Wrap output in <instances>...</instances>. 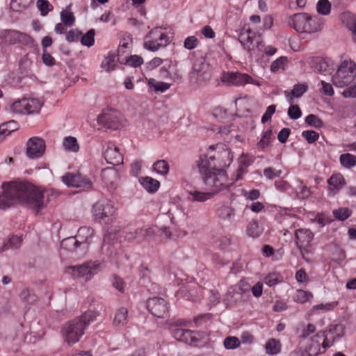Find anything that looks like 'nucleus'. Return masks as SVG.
<instances>
[{"label": "nucleus", "instance_id": "obj_7", "mask_svg": "<svg viewBox=\"0 0 356 356\" xmlns=\"http://www.w3.org/2000/svg\"><path fill=\"white\" fill-rule=\"evenodd\" d=\"M95 218L106 224L111 223L116 218V209L108 200H99L93 205Z\"/></svg>", "mask_w": 356, "mask_h": 356}, {"label": "nucleus", "instance_id": "obj_56", "mask_svg": "<svg viewBox=\"0 0 356 356\" xmlns=\"http://www.w3.org/2000/svg\"><path fill=\"white\" fill-rule=\"evenodd\" d=\"M282 174V170H277L271 167L266 168L264 170V175L268 179H273L279 177Z\"/></svg>", "mask_w": 356, "mask_h": 356}, {"label": "nucleus", "instance_id": "obj_38", "mask_svg": "<svg viewBox=\"0 0 356 356\" xmlns=\"http://www.w3.org/2000/svg\"><path fill=\"white\" fill-rule=\"evenodd\" d=\"M332 213L335 219L344 221L351 216L352 211L347 207H341L337 209H334Z\"/></svg>", "mask_w": 356, "mask_h": 356}, {"label": "nucleus", "instance_id": "obj_21", "mask_svg": "<svg viewBox=\"0 0 356 356\" xmlns=\"http://www.w3.org/2000/svg\"><path fill=\"white\" fill-rule=\"evenodd\" d=\"M104 158L108 163L113 165H119L123 162L122 154L120 152L119 149L111 143L107 144L104 151Z\"/></svg>", "mask_w": 356, "mask_h": 356}, {"label": "nucleus", "instance_id": "obj_5", "mask_svg": "<svg viewBox=\"0 0 356 356\" xmlns=\"http://www.w3.org/2000/svg\"><path fill=\"white\" fill-rule=\"evenodd\" d=\"M204 184L211 190V193H217L225 188H228L234 182H229L225 170H207L200 172Z\"/></svg>", "mask_w": 356, "mask_h": 356}, {"label": "nucleus", "instance_id": "obj_18", "mask_svg": "<svg viewBox=\"0 0 356 356\" xmlns=\"http://www.w3.org/2000/svg\"><path fill=\"white\" fill-rule=\"evenodd\" d=\"M45 151V142L38 137L31 138L26 143V155L30 159L41 157Z\"/></svg>", "mask_w": 356, "mask_h": 356}, {"label": "nucleus", "instance_id": "obj_17", "mask_svg": "<svg viewBox=\"0 0 356 356\" xmlns=\"http://www.w3.org/2000/svg\"><path fill=\"white\" fill-rule=\"evenodd\" d=\"M294 235L296 245L301 254L308 252L314 239L312 232L309 229L300 228L296 230Z\"/></svg>", "mask_w": 356, "mask_h": 356}, {"label": "nucleus", "instance_id": "obj_59", "mask_svg": "<svg viewBox=\"0 0 356 356\" xmlns=\"http://www.w3.org/2000/svg\"><path fill=\"white\" fill-rule=\"evenodd\" d=\"M311 195L310 189L305 185L301 184L299 186V191H297L296 196L298 199H307Z\"/></svg>", "mask_w": 356, "mask_h": 356}, {"label": "nucleus", "instance_id": "obj_10", "mask_svg": "<svg viewBox=\"0 0 356 356\" xmlns=\"http://www.w3.org/2000/svg\"><path fill=\"white\" fill-rule=\"evenodd\" d=\"M170 42L168 35L161 27L152 29L145 38L144 47L151 51H156Z\"/></svg>", "mask_w": 356, "mask_h": 356}, {"label": "nucleus", "instance_id": "obj_42", "mask_svg": "<svg viewBox=\"0 0 356 356\" xmlns=\"http://www.w3.org/2000/svg\"><path fill=\"white\" fill-rule=\"evenodd\" d=\"M272 135H273L272 130L268 129L267 131H266L264 133L260 140L257 144V148L263 150L266 147H268L270 143V141L272 139Z\"/></svg>", "mask_w": 356, "mask_h": 356}, {"label": "nucleus", "instance_id": "obj_15", "mask_svg": "<svg viewBox=\"0 0 356 356\" xmlns=\"http://www.w3.org/2000/svg\"><path fill=\"white\" fill-rule=\"evenodd\" d=\"M191 78L196 82H206L211 79V72L207 63L202 58H197L193 66Z\"/></svg>", "mask_w": 356, "mask_h": 356}, {"label": "nucleus", "instance_id": "obj_47", "mask_svg": "<svg viewBox=\"0 0 356 356\" xmlns=\"http://www.w3.org/2000/svg\"><path fill=\"white\" fill-rule=\"evenodd\" d=\"M26 99L15 102L11 105V111L17 114H26Z\"/></svg>", "mask_w": 356, "mask_h": 356}, {"label": "nucleus", "instance_id": "obj_46", "mask_svg": "<svg viewBox=\"0 0 356 356\" xmlns=\"http://www.w3.org/2000/svg\"><path fill=\"white\" fill-rule=\"evenodd\" d=\"M311 298H312V294L310 292L304 290H297L293 296V300L298 303H305Z\"/></svg>", "mask_w": 356, "mask_h": 356}, {"label": "nucleus", "instance_id": "obj_31", "mask_svg": "<svg viewBox=\"0 0 356 356\" xmlns=\"http://www.w3.org/2000/svg\"><path fill=\"white\" fill-rule=\"evenodd\" d=\"M341 165L346 168H351L356 165V156L350 153L342 154L339 156Z\"/></svg>", "mask_w": 356, "mask_h": 356}, {"label": "nucleus", "instance_id": "obj_12", "mask_svg": "<svg viewBox=\"0 0 356 356\" xmlns=\"http://www.w3.org/2000/svg\"><path fill=\"white\" fill-rule=\"evenodd\" d=\"M345 334V327L342 324L330 325L325 331L316 333V337L323 338L324 348H330Z\"/></svg>", "mask_w": 356, "mask_h": 356}, {"label": "nucleus", "instance_id": "obj_34", "mask_svg": "<svg viewBox=\"0 0 356 356\" xmlns=\"http://www.w3.org/2000/svg\"><path fill=\"white\" fill-rule=\"evenodd\" d=\"M189 195L192 197L193 201L202 202L212 198L215 193H211V191L204 193L195 190L190 191Z\"/></svg>", "mask_w": 356, "mask_h": 356}, {"label": "nucleus", "instance_id": "obj_44", "mask_svg": "<svg viewBox=\"0 0 356 356\" xmlns=\"http://www.w3.org/2000/svg\"><path fill=\"white\" fill-rule=\"evenodd\" d=\"M317 12L323 15H327L331 10V3L328 0H319L316 4Z\"/></svg>", "mask_w": 356, "mask_h": 356}, {"label": "nucleus", "instance_id": "obj_52", "mask_svg": "<svg viewBox=\"0 0 356 356\" xmlns=\"http://www.w3.org/2000/svg\"><path fill=\"white\" fill-rule=\"evenodd\" d=\"M6 37L10 38L9 42L10 43H16L21 41L22 38H26V35L17 31H8Z\"/></svg>", "mask_w": 356, "mask_h": 356}, {"label": "nucleus", "instance_id": "obj_6", "mask_svg": "<svg viewBox=\"0 0 356 356\" xmlns=\"http://www.w3.org/2000/svg\"><path fill=\"white\" fill-rule=\"evenodd\" d=\"M356 76V65L352 60H344L339 66L332 76V83L336 87L343 88L350 84Z\"/></svg>", "mask_w": 356, "mask_h": 356}, {"label": "nucleus", "instance_id": "obj_28", "mask_svg": "<svg viewBox=\"0 0 356 356\" xmlns=\"http://www.w3.org/2000/svg\"><path fill=\"white\" fill-rule=\"evenodd\" d=\"M128 322V310L124 307L119 308L114 316L113 324L115 326H123Z\"/></svg>", "mask_w": 356, "mask_h": 356}, {"label": "nucleus", "instance_id": "obj_36", "mask_svg": "<svg viewBox=\"0 0 356 356\" xmlns=\"http://www.w3.org/2000/svg\"><path fill=\"white\" fill-rule=\"evenodd\" d=\"M169 170V164L165 160H159L153 164V170L162 176L167 175Z\"/></svg>", "mask_w": 356, "mask_h": 356}, {"label": "nucleus", "instance_id": "obj_2", "mask_svg": "<svg viewBox=\"0 0 356 356\" xmlns=\"http://www.w3.org/2000/svg\"><path fill=\"white\" fill-rule=\"evenodd\" d=\"M97 316L96 312L89 310L84 312L80 317L65 323L62 328L64 341L69 346L79 341L86 327L96 319Z\"/></svg>", "mask_w": 356, "mask_h": 356}, {"label": "nucleus", "instance_id": "obj_39", "mask_svg": "<svg viewBox=\"0 0 356 356\" xmlns=\"http://www.w3.org/2000/svg\"><path fill=\"white\" fill-rule=\"evenodd\" d=\"M95 31L93 29H91L87 31V33L81 36V43L83 46L92 47L95 44Z\"/></svg>", "mask_w": 356, "mask_h": 356}, {"label": "nucleus", "instance_id": "obj_4", "mask_svg": "<svg viewBox=\"0 0 356 356\" xmlns=\"http://www.w3.org/2000/svg\"><path fill=\"white\" fill-rule=\"evenodd\" d=\"M289 24L297 32L315 33L322 28L321 19L317 17H312L307 13H296L289 17Z\"/></svg>", "mask_w": 356, "mask_h": 356}, {"label": "nucleus", "instance_id": "obj_30", "mask_svg": "<svg viewBox=\"0 0 356 356\" xmlns=\"http://www.w3.org/2000/svg\"><path fill=\"white\" fill-rule=\"evenodd\" d=\"M147 83L148 86L153 88L154 91L156 92H164L170 87V83L162 81H157L153 78L148 79Z\"/></svg>", "mask_w": 356, "mask_h": 356}, {"label": "nucleus", "instance_id": "obj_33", "mask_svg": "<svg viewBox=\"0 0 356 356\" xmlns=\"http://www.w3.org/2000/svg\"><path fill=\"white\" fill-rule=\"evenodd\" d=\"M18 129V124L15 120H10L0 125V134L5 136H8L13 131Z\"/></svg>", "mask_w": 356, "mask_h": 356}, {"label": "nucleus", "instance_id": "obj_40", "mask_svg": "<svg viewBox=\"0 0 356 356\" xmlns=\"http://www.w3.org/2000/svg\"><path fill=\"white\" fill-rule=\"evenodd\" d=\"M266 353L269 355H275L280 351V342L275 339H270L266 344Z\"/></svg>", "mask_w": 356, "mask_h": 356}, {"label": "nucleus", "instance_id": "obj_11", "mask_svg": "<svg viewBox=\"0 0 356 356\" xmlns=\"http://www.w3.org/2000/svg\"><path fill=\"white\" fill-rule=\"evenodd\" d=\"M220 81L227 86H241L248 83L260 86L258 81L254 80L248 74L238 72H224Z\"/></svg>", "mask_w": 356, "mask_h": 356}, {"label": "nucleus", "instance_id": "obj_14", "mask_svg": "<svg viewBox=\"0 0 356 356\" xmlns=\"http://www.w3.org/2000/svg\"><path fill=\"white\" fill-rule=\"evenodd\" d=\"M148 311L155 317L165 318L168 316L169 306L167 301L159 297L149 298L147 301Z\"/></svg>", "mask_w": 356, "mask_h": 356}, {"label": "nucleus", "instance_id": "obj_41", "mask_svg": "<svg viewBox=\"0 0 356 356\" xmlns=\"http://www.w3.org/2000/svg\"><path fill=\"white\" fill-rule=\"evenodd\" d=\"M262 232L259 224L256 221L250 222L246 228L247 234L252 238H257L261 235Z\"/></svg>", "mask_w": 356, "mask_h": 356}, {"label": "nucleus", "instance_id": "obj_27", "mask_svg": "<svg viewBox=\"0 0 356 356\" xmlns=\"http://www.w3.org/2000/svg\"><path fill=\"white\" fill-rule=\"evenodd\" d=\"M140 183L149 193H155L160 186V182L150 177H142Z\"/></svg>", "mask_w": 356, "mask_h": 356}, {"label": "nucleus", "instance_id": "obj_26", "mask_svg": "<svg viewBox=\"0 0 356 356\" xmlns=\"http://www.w3.org/2000/svg\"><path fill=\"white\" fill-rule=\"evenodd\" d=\"M60 246L62 248L70 252L84 254V252H82L81 248L80 247L75 236H71L63 239L60 242Z\"/></svg>", "mask_w": 356, "mask_h": 356}, {"label": "nucleus", "instance_id": "obj_57", "mask_svg": "<svg viewBox=\"0 0 356 356\" xmlns=\"http://www.w3.org/2000/svg\"><path fill=\"white\" fill-rule=\"evenodd\" d=\"M276 110V105L272 104L267 107L266 112L261 117V122L266 123L271 120L272 115L275 113Z\"/></svg>", "mask_w": 356, "mask_h": 356}, {"label": "nucleus", "instance_id": "obj_16", "mask_svg": "<svg viewBox=\"0 0 356 356\" xmlns=\"http://www.w3.org/2000/svg\"><path fill=\"white\" fill-rule=\"evenodd\" d=\"M61 179L63 182L70 187L83 188L84 189H90L92 187V182L90 179L79 173L68 172Z\"/></svg>", "mask_w": 356, "mask_h": 356}, {"label": "nucleus", "instance_id": "obj_51", "mask_svg": "<svg viewBox=\"0 0 356 356\" xmlns=\"http://www.w3.org/2000/svg\"><path fill=\"white\" fill-rule=\"evenodd\" d=\"M302 136L311 144L318 140L319 134L315 131L307 130L302 132Z\"/></svg>", "mask_w": 356, "mask_h": 356}, {"label": "nucleus", "instance_id": "obj_35", "mask_svg": "<svg viewBox=\"0 0 356 356\" xmlns=\"http://www.w3.org/2000/svg\"><path fill=\"white\" fill-rule=\"evenodd\" d=\"M63 145L66 151L77 152L79 150V145L75 137H65L63 141Z\"/></svg>", "mask_w": 356, "mask_h": 356}, {"label": "nucleus", "instance_id": "obj_45", "mask_svg": "<svg viewBox=\"0 0 356 356\" xmlns=\"http://www.w3.org/2000/svg\"><path fill=\"white\" fill-rule=\"evenodd\" d=\"M305 123L309 126L319 129L323 126L322 120L314 114H309L305 118Z\"/></svg>", "mask_w": 356, "mask_h": 356}, {"label": "nucleus", "instance_id": "obj_29", "mask_svg": "<svg viewBox=\"0 0 356 356\" xmlns=\"http://www.w3.org/2000/svg\"><path fill=\"white\" fill-rule=\"evenodd\" d=\"M26 114L38 113L40 111L42 104L38 99H26Z\"/></svg>", "mask_w": 356, "mask_h": 356}, {"label": "nucleus", "instance_id": "obj_60", "mask_svg": "<svg viewBox=\"0 0 356 356\" xmlns=\"http://www.w3.org/2000/svg\"><path fill=\"white\" fill-rule=\"evenodd\" d=\"M211 318V314H203L195 317L193 321L196 326H202L204 323L210 321Z\"/></svg>", "mask_w": 356, "mask_h": 356}, {"label": "nucleus", "instance_id": "obj_19", "mask_svg": "<svg viewBox=\"0 0 356 356\" xmlns=\"http://www.w3.org/2000/svg\"><path fill=\"white\" fill-rule=\"evenodd\" d=\"M251 34L252 31L250 29L241 32L239 36L241 43L249 52L254 51L255 47L257 48L259 51H261L260 49V46L262 44V40L261 37H253V35Z\"/></svg>", "mask_w": 356, "mask_h": 356}, {"label": "nucleus", "instance_id": "obj_1", "mask_svg": "<svg viewBox=\"0 0 356 356\" xmlns=\"http://www.w3.org/2000/svg\"><path fill=\"white\" fill-rule=\"evenodd\" d=\"M0 192V209L19 202L38 213L46 207L43 192L27 181L3 182Z\"/></svg>", "mask_w": 356, "mask_h": 356}, {"label": "nucleus", "instance_id": "obj_50", "mask_svg": "<svg viewBox=\"0 0 356 356\" xmlns=\"http://www.w3.org/2000/svg\"><path fill=\"white\" fill-rule=\"evenodd\" d=\"M307 86L306 84L303 83H298L296 84L293 90L291 92V94L292 96L295 97H301L306 91L307 90Z\"/></svg>", "mask_w": 356, "mask_h": 356}, {"label": "nucleus", "instance_id": "obj_8", "mask_svg": "<svg viewBox=\"0 0 356 356\" xmlns=\"http://www.w3.org/2000/svg\"><path fill=\"white\" fill-rule=\"evenodd\" d=\"M155 234L154 228L149 225L134 226L131 225L122 230V236L129 242L136 241L140 243Z\"/></svg>", "mask_w": 356, "mask_h": 356}, {"label": "nucleus", "instance_id": "obj_3", "mask_svg": "<svg viewBox=\"0 0 356 356\" xmlns=\"http://www.w3.org/2000/svg\"><path fill=\"white\" fill-rule=\"evenodd\" d=\"M233 156L228 150L217 152L214 155L204 156L200 157L198 163L200 172H205L207 170H224L230 165Z\"/></svg>", "mask_w": 356, "mask_h": 356}, {"label": "nucleus", "instance_id": "obj_43", "mask_svg": "<svg viewBox=\"0 0 356 356\" xmlns=\"http://www.w3.org/2000/svg\"><path fill=\"white\" fill-rule=\"evenodd\" d=\"M36 6L42 16L47 15L53 10V6L47 0H38Z\"/></svg>", "mask_w": 356, "mask_h": 356}, {"label": "nucleus", "instance_id": "obj_63", "mask_svg": "<svg viewBox=\"0 0 356 356\" xmlns=\"http://www.w3.org/2000/svg\"><path fill=\"white\" fill-rule=\"evenodd\" d=\"M198 44L197 39L194 36H189L186 38L184 41V47L187 49L191 50L195 49Z\"/></svg>", "mask_w": 356, "mask_h": 356}, {"label": "nucleus", "instance_id": "obj_62", "mask_svg": "<svg viewBox=\"0 0 356 356\" xmlns=\"http://www.w3.org/2000/svg\"><path fill=\"white\" fill-rule=\"evenodd\" d=\"M280 281V277L277 274H270L264 279L265 283L269 286H273L279 283Z\"/></svg>", "mask_w": 356, "mask_h": 356}, {"label": "nucleus", "instance_id": "obj_54", "mask_svg": "<svg viewBox=\"0 0 356 356\" xmlns=\"http://www.w3.org/2000/svg\"><path fill=\"white\" fill-rule=\"evenodd\" d=\"M82 33L78 29H72L66 34L65 39L68 42H77L80 40Z\"/></svg>", "mask_w": 356, "mask_h": 356}, {"label": "nucleus", "instance_id": "obj_20", "mask_svg": "<svg viewBox=\"0 0 356 356\" xmlns=\"http://www.w3.org/2000/svg\"><path fill=\"white\" fill-rule=\"evenodd\" d=\"M94 236V230L88 227H81L79 229L75 236L81 250L86 253Z\"/></svg>", "mask_w": 356, "mask_h": 356}, {"label": "nucleus", "instance_id": "obj_23", "mask_svg": "<svg viewBox=\"0 0 356 356\" xmlns=\"http://www.w3.org/2000/svg\"><path fill=\"white\" fill-rule=\"evenodd\" d=\"M119 115L117 111L104 113L99 117V121L104 123L109 129H116L120 125Z\"/></svg>", "mask_w": 356, "mask_h": 356}, {"label": "nucleus", "instance_id": "obj_9", "mask_svg": "<svg viewBox=\"0 0 356 356\" xmlns=\"http://www.w3.org/2000/svg\"><path fill=\"white\" fill-rule=\"evenodd\" d=\"M188 323L186 320L177 321L175 326L172 327V335L177 341L196 346L200 341V334L195 331L180 327L187 326Z\"/></svg>", "mask_w": 356, "mask_h": 356}, {"label": "nucleus", "instance_id": "obj_32", "mask_svg": "<svg viewBox=\"0 0 356 356\" xmlns=\"http://www.w3.org/2000/svg\"><path fill=\"white\" fill-rule=\"evenodd\" d=\"M218 216L224 220H231L235 215L234 209L230 207L222 205L217 211Z\"/></svg>", "mask_w": 356, "mask_h": 356}, {"label": "nucleus", "instance_id": "obj_55", "mask_svg": "<svg viewBox=\"0 0 356 356\" xmlns=\"http://www.w3.org/2000/svg\"><path fill=\"white\" fill-rule=\"evenodd\" d=\"M115 65L113 56H108L106 57L101 64L102 68L104 69L108 72L113 70Z\"/></svg>", "mask_w": 356, "mask_h": 356}, {"label": "nucleus", "instance_id": "obj_61", "mask_svg": "<svg viewBox=\"0 0 356 356\" xmlns=\"http://www.w3.org/2000/svg\"><path fill=\"white\" fill-rule=\"evenodd\" d=\"M315 221L321 227H323L325 225L330 224L332 220L325 213H318L315 217Z\"/></svg>", "mask_w": 356, "mask_h": 356}, {"label": "nucleus", "instance_id": "obj_24", "mask_svg": "<svg viewBox=\"0 0 356 356\" xmlns=\"http://www.w3.org/2000/svg\"><path fill=\"white\" fill-rule=\"evenodd\" d=\"M329 184V193L330 195H334L345 185L346 181L340 173L332 175L327 180Z\"/></svg>", "mask_w": 356, "mask_h": 356}, {"label": "nucleus", "instance_id": "obj_37", "mask_svg": "<svg viewBox=\"0 0 356 356\" xmlns=\"http://www.w3.org/2000/svg\"><path fill=\"white\" fill-rule=\"evenodd\" d=\"M22 239L20 237L17 236H13L10 237L6 243H4L3 245L0 248V252L5 251L6 250L16 249L19 248L21 245Z\"/></svg>", "mask_w": 356, "mask_h": 356}, {"label": "nucleus", "instance_id": "obj_22", "mask_svg": "<svg viewBox=\"0 0 356 356\" xmlns=\"http://www.w3.org/2000/svg\"><path fill=\"white\" fill-rule=\"evenodd\" d=\"M327 348H324L323 338L316 337V334L311 338L310 345L305 349V356H317L323 353Z\"/></svg>", "mask_w": 356, "mask_h": 356}, {"label": "nucleus", "instance_id": "obj_49", "mask_svg": "<svg viewBox=\"0 0 356 356\" xmlns=\"http://www.w3.org/2000/svg\"><path fill=\"white\" fill-rule=\"evenodd\" d=\"M223 344L226 349H235L240 346L241 342L236 337H227L224 339Z\"/></svg>", "mask_w": 356, "mask_h": 356}, {"label": "nucleus", "instance_id": "obj_48", "mask_svg": "<svg viewBox=\"0 0 356 356\" xmlns=\"http://www.w3.org/2000/svg\"><path fill=\"white\" fill-rule=\"evenodd\" d=\"M61 22L68 26H72L75 22V17L69 10H65L60 13Z\"/></svg>", "mask_w": 356, "mask_h": 356}, {"label": "nucleus", "instance_id": "obj_13", "mask_svg": "<svg viewBox=\"0 0 356 356\" xmlns=\"http://www.w3.org/2000/svg\"><path fill=\"white\" fill-rule=\"evenodd\" d=\"M70 268L72 269L74 276L86 277V280H90L101 270V263L98 261H90L79 266H70Z\"/></svg>", "mask_w": 356, "mask_h": 356}, {"label": "nucleus", "instance_id": "obj_58", "mask_svg": "<svg viewBox=\"0 0 356 356\" xmlns=\"http://www.w3.org/2000/svg\"><path fill=\"white\" fill-rule=\"evenodd\" d=\"M286 58L281 56L273 61L270 65V70L273 72H277L280 69L284 68Z\"/></svg>", "mask_w": 356, "mask_h": 356}, {"label": "nucleus", "instance_id": "obj_25", "mask_svg": "<svg viewBox=\"0 0 356 356\" xmlns=\"http://www.w3.org/2000/svg\"><path fill=\"white\" fill-rule=\"evenodd\" d=\"M309 66L317 73L330 72V61L321 57H312L309 60Z\"/></svg>", "mask_w": 356, "mask_h": 356}, {"label": "nucleus", "instance_id": "obj_64", "mask_svg": "<svg viewBox=\"0 0 356 356\" xmlns=\"http://www.w3.org/2000/svg\"><path fill=\"white\" fill-rule=\"evenodd\" d=\"M127 63L132 67H138L140 66L143 63V58L137 55H133L131 56L127 60Z\"/></svg>", "mask_w": 356, "mask_h": 356}, {"label": "nucleus", "instance_id": "obj_53", "mask_svg": "<svg viewBox=\"0 0 356 356\" xmlns=\"http://www.w3.org/2000/svg\"><path fill=\"white\" fill-rule=\"evenodd\" d=\"M288 115L292 120H297L302 115V111L298 105H291L288 109Z\"/></svg>", "mask_w": 356, "mask_h": 356}]
</instances>
